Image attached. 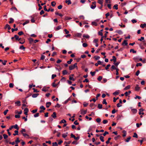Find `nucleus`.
I'll list each match as a JSON object with an SVG mask.
<instances>
[{
  "mask_svg": "<svg viewBox=\"0 0 146 146\" xmlns=\"http://www.w3.org/2000/svg\"><path fill=\"white\" fill-rule=\"evenodd\" d=\"M46 5H44V10L45 11L49 12L50 11V8L48 10H47L46 8Z\"/></svg>",
  "mask_w": 146,
  "mask_h": 146,
  "instance_id": "6ab92c4d",
  "label": "nucleus"
},
{
  "mask_svg": "<svg viewBox=\"0 0 146 146\" xmlns=\"http://www.w3.org/2000/svg\"><path fill=\"white\" fill-rule=\"evenodd\" d=\"M72 19V18L66 16L65 18V20H71Z\"/></svg>",
  "mask_w": 146,
  "mask_h": 146,
  "instance_id": "bb28decb",
  "label": "nucleus"
},
{
  "mask_svg": "<svg viewBox=\"0 0 146 146\" xmlns=\"http://www.w3.org/2000/svg\"><path fill=\"white\" fill-rule=\"evenodd\" d=\"M133 137H135L136 138H137L138 137L137 135L135 133H134V135H133Z\"/></svg>",
  "mask_w": 146,
  "mask_h": 146,
  "instance_id": "e433bc0d",
  "label": "nucleus"
},
{
  "mask_svg": "<svg viewBox=\"0 0 146 146\" xmlns=\"http://www.w3.org/2000/svg\"><path fill=\"white\" fill-rule=\"evenodd\" d=\"M82 34L80 33H77L76 34V35L78 37H80L81 36Z\"/></svg>",
  "mask_w": 146,
  "mask_h": 146,
  "instance_id": "a878e982",
  "label": "nucleus"
},
{
  "mask_svg": "<svg viewBox=\"0 0 146 146\" xmlns=\"http://www.w3.org/2000/svg\"><path fill=\"white\" fill-rule=\"evenodd\" d=\"M90 73L92 76H94L95 75V74L96 73V72L95 71L93 72H90Z\"/></svg>",
  "mask_w": 146,
  "mask_h": 146,
  "instance_id": "864d4df0",
  "label": "nucleus"
},
{
  "mask_svg": "<svg viewBox=\"0 0 146 146\" xmlns=\"http://www.w3.org/2000/svg\"><path fill=\"white\" fill-rule=\"evenodd\" d=\"M52 146H58V144L56 142H55L52 143Z\"/></svg>",
  "mask_w": 146,
  "mask_h": 146,
  "instance_id": "a18cd8bd",
  "label": "nucleus"
},
{
  "mask_svg": "<svg viewBox=\"0 0 146 146\" xmlns=\"http://www.w3.org/2000/svg\"><path fill=\"white\" fill-rule=\"evenodd\" d=\"M65 3H67L68 5H69L71 4L72 3L70 0H66L65 1Z\"/></svg>",
  "mask_w": 146,
  "mask_h": 146,
  "instance_id": "aec40b11",
  "label": "nucleus"
},
{
  "mask_svg": "<svg viewBox=\"0 0 146 146\" xmlns=\"http://www.w3.org/2000/svg\"><path fill=\"white\" fill-rule=\"evenodd\" d=\"M131 137L130 136L128 137H127V139L125 140V141L126 142H128L130 140V139H131Z\"/></svg>",
  "mask_w": 146,
  "mask_h": 146,
  "instance_id": "cd10ccee",
  "label": "nucleus"
},
{
  "mask_svg": "<svg viewBox=\"0 0 146 146\" xmlns=\"http://www.w3.org/2000/svg\"><path fill=\"white\" fill-rule=\"evenodd\" d=\"M92 25H94L95 26L97 25V24L95 22H93L92 23Z\"/></svg>",
  "mask_w": 146,
  "mask_h": 146,
  "instance_id": "13d9d810",
  "label": "nucleus"
},
{
  "mask_svg": "<svg viewBox=\"0 0 146 146\" xmlns=\"http://www.w3.org/2000/svg\"><path fill=\"white\" fill-rule=\"evenodd\" d=\"M69 79L70 80H72L73 81L75 80V79L73 77H71V76H70Z\"/></svg>",
  "mask_w": 146,
  "mask_h": 146,
  "instance_id": "bf43d9fd",
  "label": "nucleus"
},
{
  "mask_svg": "<svg viewBox=\"0 0 146 146\" xmlns=\"http://www.w3.org/2000/svg\"><path fill=\"white\" fill-rule=\"evenodd\" d=\"M60 105L58 103H57L56 105L55 106V107H58V108H59L60 107Z\"/></svg>",
  "mask_w": 146,
  "mask_h": 146,
  "instance_id": "338daca9",
  "label": "nucleus"
},
{
  "mask_svg": "<svg viewBox=\"0 0 146 146\" xmlns=\"http://www.w3.org/2000/svg\"><path fill=\"white\" fill-rule=\"evenodd\" d=\"M27 116L26 117H22V119H24L25 120V121H26L27 120Z\"/></svg>",
  "mask_w": 146,
  "mask_h": 146,
  "instance_id": "680f3d73",
  "label": "nucleus"
},
{
  "mask_svg": "<svg viewBox=\"0 0 146 146\" xmlns=\"http://www.w3.org/2000/svg\"><path fill=\"white\" fill-rule=\"evenodd\" d=\"M51 116L54 118H56V113L55 112H53V114L51 115Z\"/></svg>",
  "mask_w": 146,
  "mask_h": 146,
  "instance_id": "39448f33",
  "label": "nucleus"
},
{
  "mask_svg": "<svg viewBox=\"0 0 146 146\" xmlns=\"http://www.w3.org/2000/svg\"><path fill=\"white\" fill-rule=\"evenodd\" d=\"M102 103L103 104H105V105H107V103L106 102V100L105 99H104L103 100V101L102 102Z\"/></svg>",
  "mask_w": 146,
  "mask_h": 146,
  "instance_id": "09e8293b",
  "label": "nucleus"
},
{
  "mask_svg": "<svg viewBox=\"0 0 146 146\" xmlns=\"http://www.w3.org/2000/svg\"><path fill=\"white\" fill-rule=\"evenodd\" d=\"M96 121L98 123H100L101 121V119L100 118H98L96 120Z\"/></svg>",
  "mask_w": 146,
  "mask_h": 146,
  "instance_id": "4c0bfd02",
  "label": "nucleus"
},
{
  "mask_svg": "<svg viewBox=\"0 0 146 146\" xmlns=\"http://www.w3.org/2000/svg\"><path fill=\"white\" fill-rule=\"evenodd\" d=\"M16 113H17L19 115L21 114L22 113V111H21L19 112H18L17 110H16L15 111Z\"/></svg>",
  "mask_w": 146,
  "mask_h": 146,
  "instance_id": "8fccbe9b",
  "label": "nucleus"
},
{
  "mask_svg": "<svg viewBox=\"0 0 146 146\" xmlns=\"http://www.w3.org/2000/svg\"><path fill=\"white\" fill-rule=\"evenodd\" d=\"M19 48L22 50H24L25 49V47L23 45H22Z\"/></svg>",
  "mask_w": 146,
  "mask_h": 146,
  "instance_id": "0e129e2a",
  "label": "nucleus"
},
{
  "mask_svg": "<svg viewBox=\"0 0 146 146\" xmlns=\"http://www.w3.org/2000/svg\"><path fill=\"white\" fill-rule=\"evenodd\" d=\"M18 34L19 35H21L23 34V32L21 31H20V32H19Z\"/></svg>",
  "mask_w": 146,
  "mask_h": 146,
  "instance_id": "052dcab7",
  "label": "nucleus"
},
{
  "mask_svg": "<svg viewBox=\"0 0 146 146\" xmlns=\"http://www.w3.org/2000/svg\"><path fill=\"white\" fill-rule=\"evenodd\" d=\"M96 7V5H92L91 6V8L92 9H94Z\"/></svg>",
  "mask_w": 146,
  "mask_h": 146,
  "instance_id": "a19ab883",
  "label": "nucleus"
},
{
  "mask_svg": "<svg viewBox=\"0 0 146 146\" xmlns=\"http://www.w3.org/2000/svg\"><path fill=\"white\" fill-rule=\"evenodd\" d=\"M94 58H95V60H99L100 57L98 56H94Z\"/></svg>",
  "mask_w": 146,
  "mask_h": 146,
  "instance_id": "c756f323",
  "label": "nucleus"
},
{
  "mask_svg": "<svg viewBox=\"0 0 146 146\" xmlns=\"http://www.w3.org/2000/svg\"><path fill=\"white\" fill-rule=\"evenodd\" d=\"M13 126L15 129H17V130H19V127L17 124H15V125H13Z\"/></svg>",
  "mask_w": 146,
  "mask_h": 146,
  "instance_id": "dca6fc26",
  "label": "nucleus"
},
{
  "mask_svg": "<svg viewBox=\"0 0 146 146\" xmlns=\"http://www.w3.org/2000/svg\"><path fill=\"white\" fill-rule=\"evenodd\" d=\"M113 59L110 60V61H113V62L115 63L116 61V59L115 56H113Z\"/></svg>",
  "mask_w": 146,
  "mask_h": 146,
  "instance_id": "9b49d317",
  "label": "nucleus"
},
{
  "mask_svg": "<svg viewBox=\"0 0 146 146\" xmlns=\"http://www.w3.org/2000/svg\"><path fill=\"white\" fill-rule=\"evenodd\" d=\"M104 137L102 136H100V139L101 140V141H102L103 142H104Z\"/></svg>",
  "mask_w": 146,
  "mask_h": 146,
  "instance_id": "2f4dec72",
  "label": "nucleus"
},
{
  "mask_svg": "<svg viewBox=\"0 0 146 146\" xmlns=\"http://www.w3.org/2000/svg\"><path fill=\"white\" fill-rule=\"evenodd\" d=\"M83 37L87 39H88L90 38V36L88 35L84 34L83 35Z\"/></svg>",
  "mask_w": 146,
  "mask_h": 146,
  "instance_id": "9d476101",
  "label": "nucleus"
},
{
  "mask_svg": "<svg viewBox=\"0 0 146 146\" xmlns=\"http://www.w3.org/2000/svg\"><path fill=\"white\" fill-rule=\"evenodd\" d=\"M21 133H22V134H23V133H23V132H26V130L24 129H22V130L21 131Z\"/></svg>",
  "mask_w": 146,
  "mask_h": 146,
  "instance_id": "e2e57ef3",
  "label": "nucleus"
},
{
  "mask_svg": "<svg viewBox=\"0 0 146 146\" xmlns=\"http://www.w3.org/2000/svg\"><path fill=\"white\" fill-rule=\"evenodd\" d=\"M67 133H66V134L64 133V134H62V137H63L64 138H66L67 136Z\"/></svg>",
  "mask_w": 146,
  "mask_h": 146,
  "instance_id": "37998d69",
  "label": "nucleus"
},
{
  "mask_svg": "<svg viewBox=\"0 0 146 146\" xmlns=\"http://www.w3.org/2000/svg\"><path fill=\"white\" fill-rule=\"evenodd\" d=\"M51 103L50 102H48L46 103V107L48 108L51 105Z\"/></svg>",
  "mask_w": 146,
  "mask_h": 146,
  "instance_id": "423d86ee",
  "label": "nucleus"
},
{
  "mask_svg": "<svg viewBox=\"0 0 146 146\" xmlns=\"http://www.w3.org/2000/svg\"><path fill=\"white\" fill-rule=\"evenodd\" d=\"M98 108L99 109H101L102 108V105L101 104H98Z\"/></svg>",
  "mask_w": 146,
  "mask_h": 146,
  "instance_id": "ea45409f",
  "label": "nucleus"
},
{
  "mask_svg": "<svg viewBox=\"0 0 146 146\" xmlns=\"http://www.w3.org/2000/svg\"><path fill=\"white\" fill-rule=\"evenodd\" d=\"M66 121L64 119L62 120L60 122V123H66Z\"/></svg>",
  "mask_w": 146,
  "mask_h": 146,
  "instance_id": "6e6d98bb",
  "label": "nucleus"
},
{
  "mask_svg": "<svg viewBox=\"0 0 146 146\" xmlns=\"http://www.w3.org/2000/svg\"><path fill=\"white\" fill-rule=\"evenodd\" d=\"M102 78V77L101 76H99L98 78V81H100Z\"/></svg>",
  "mask_w": 146,
  "mask_h": 146,
  "instance_id": "5fc2aeb1",
  "label": "nucleus"
},
{
  "mask_svg": "<svg viewBox=\"0 0 146 146\" xmlns=\"http://www.w3.org/2000/svg\"><path fill=\"white\" fill-rule=\"evenodd\" d=\"M103 0H98V3L101 5H102V7H103Z\"/></svg>",
  "mask_w": 146,
  "mask_h": 146,
  "instance_id": "6e6552de",
  "label": "nucleus"
},
{
  "mask_svg": "<svg viewBox=\"0 0 146 146\" xmlns=\"http://www.w3.org/2000/svg\"><path fill=\"white\" fill-rule=\"evenodd\" d=\"M16 40H18L19 41L21 40V38H19V36L17 35H15L14 36Z\"/></svg>",
  "mask_w": 146,
  "mask_h": 146,
  "instance_id": "1a4fd4ad",
  "label": "nucleus"
},
{
  "mask_svg": "<svg viewBox=\"0 0 146 146\" xmlns=\"http://www.w3.org/2000/svg\"><path fill=\"white\" fill-rule=\"evenodd\" d=\"M130 85H128L126 86L125 88H124V90H126L129 89L130 88Z\"/></svg>",
  "mask_w": 146,
  "mask_h": 146,
  "instance_id": "c85d7f7f",
  "label": "nucleus"
},
{
  "mask_svg": "<svg viewBox=\"0 0 146 146\" xmlns=\"http://www.w3.org/2000/svg\"><path fill=\"white\" fill-rule=\"evenodd\" d=\"M15 104H17V106H21V102L19 101H18L17 102H15Z\"/></svg>",
  "mask_w": 146,
  "mask_h": 146,
  "instance_id": "f8f14e48",
  "label": "nucleus"
},
{
  "mask_svg": "<svg viewBox=\"0 0 146 146\" xmlns=\"http://www.w3.org/2000/svg\"><path fill=\"white\" fill-rule=\"evenodd\" d=\"M56 3L54 1H52L51 3V4L52 6L53 7H54L55 5H56Z\"/></svg>",
  "mask_w": 146,
  "mask_h": 146,
  "instance_id": "79ce46f5",
  "label": "nucleus"
},
{
  "mask_svg": "<svg viewBox=\"0 0 146 146\" xmlns=\"http://www.w3.org/2000/svg\"><path fill=\"white\" fill-rule=\"evenodd\" d=\"M82 46L84 47H86L87 46L88 44L86 43H84L82 44Z\"/></svg>",
  "mask_w": 146,
  "mask_h": 146,
  "instance_id": "3c124183",
  "label": "nucleus"
},
{
  "mask_svg": "<svg viewBox=\"0 0 146 146\" xmlns=\"http://www.w3.org/2000/svg\"><path fill=\"white\" fill-rule=\"evenodd\" d=\"M31 18H32L31 20V22L32 23H35V20H34V18L32 16L31 17Z\"/></svg>",
  "mask_w": 146,
  "mask_h": 146,
  "instance_id": "c9c22d12",
  "label": "nucleus"
},
{
  "mask_svg": "<svg viewBox=\"0 0 146 146\" xmlns=\"http://www.w3.org/2000/svg\"><path fill=\"white\" fill-rule=\"evenodd\" d=\"M7 28L9 30L11 29L10 26L8 24H6L5 27V29H6Z\"/></svg>",
  "mask_w": 146,
  "mask_h": 146,
  "instance_id": "0eeeda50",
  "label": "nucleus"
},
{
  "mask_svg": "<svg viewBox=\"0 0 146 146\" xmlns=\"http://www.w3.org/2000/svg\"><path fill=\"white\" fill-rule=\"evenodd\" d=\"M68 72L66 70H64L62 71V74L64 75H66L67 74Z\"/></svg>",
  "mask_w": 146,
  "mask_h": 146,
  "instance_id": "393cba45",
  "label": "nucleus"
},
{
  "mask_svg": "<svg viewBox=\"0 0 146 146\" xmlns=\"http://www.w3.org/2000/svg\"><path fill=\"white\" fill-rule=\"evenodd\" d=\"M61 28V26L60 25L58 26L55 28V30L56 31H58Z\"/></svg>",
  "mask_w": 146,
  "mask_h": 146,
  "instance_id": "2eb2a0df",
  "label": "nucleus"
},
{
  "mask_svg": "<svg viewBox=\"0 0 146 146\" xmlns=\"http://www.w3.org/2000/svg\"><path fill=\"white\" fill-rule=\"evenodd\" d=\"M119 94V92L118 91H116L113 93V94L114 95H117Z\"/></svg>",
  "mask_w": 146,
  "mask_h": 146,
  "instance_id": "f704fd0d",
  "label": "nucleus"
},
{
  "mask_svg": "<svg viewBox=\"0 0 146 146\" xmlns=\"http://www.w3.org/2000/svg\"><path fill=\"white\" fill-rule=\"evenodd\" d=\"M23 135L25 137H29V135L27 134L24 133H23Z\"/></svg>",
  "mask_w": 146,
  "mask_h": 146,
  "instance_id": "603ef678",
  "label": "nucleus"
},
{
  "mask_svg": "<svg viewBox=\"0 0 146 146\" xmlns=\"http://www.w3.org/2000/svg\"><path fill=\"white\" fill-rule=\"evenodd\" d=\"M117 32L119 34H123L122 31L121 30H118L117 31Z\"/></svg>",
  "mask_w": 146,
  "mask_h": 146,
  "instance_id": "72a5a7b5",
  "label": "nucleus"
},
{
  "mask_svg": "<svg viewBox=\"0 0 146 146\" xmlns=\"http://www.w3.org/2000/svg\"><path fill=\"white\" fill-rule=\"evenodd\" d=\"M29 20H27L24 23H23V25L24 26L26 24L29 23Z\"/></svg>",
  "mask_w": 146,
  "mask_h": 146,
  "instance_id": "58836bf2",
  "label": "nucleus"
},
{
  "mask_svg": "<svg viewBox=\"0 0 146 146\" xmlns=\"http://www.w3.org/2000/svg\"><path fill=\"white\" fill-rule=\"evenodd\" d=\"M113 8L116 10H117L118 9V5L117 4H115L113 7Z\"/></svg>",
  "mask_w": 146,
  "mask_h": 146,
  "instance_id": "7c9ffc66",
  "label": "nucleus"
},
{
  "mask_svg": "<svg viewBox=\"0 0 146 146\" xmlns=\"http://www.w3.org/2000/svg\"><path fill=\"white\" fill-rule=\"evenodd\" d=\"M131 111L134 114H135L137 113V110L136 109H133L131 110Z\"/></svg>",
  "mask_w": 146,
  "mask_h": 146,
  "instance_id": "4468645a",
  "label": "nucleus"
},
{
  "mask_svg": "<svg viewBox=\"0 0 146 146\" xmlns=\"http://www.w3.org/2000/svg\"><path fill=\"white\" fill-rule=\"evenodd\" d=\"M3 138L4 139H7L8 137V135H6V134H4L3 135Z\"/></svg>",
  "mask_w": 146,
  "mask_h": 146,
  "instance_id": "de8ad7c7",
  "label": "nucleus"
},
{
  "mask_svg": "<svg viewBox=\"0 0 146 146\" xmlns=\"http://www.w3.org/2000/svg\"><path fill=\"white\" fill-rule=\"evenodd\" d=\"M10 21L9 22V23H11L14 22V20L12 18H10Z\"/></svg>",
  "mask_w": 146,
  "mask_h": 146,
  "instance_id": "b1692460",
  "label": "nucleus"
},
{
  "mask_svg": "<svg viewBox=\"0 0 146 146\" xmlns=\"http://www.w3.org/2000/svg\"><path fill=\"white\" fill-rule=\"evenodd\" d=\"M38 94H34L32 95V97L33 98L36 97L38 96L39 95Z\"/></svg>",
  "mask_w": 146,
  "mask_h": 146,
  "instance_id": "a211bd4d",
  "label": "nucleus"
},
{
  "mask_svg": "<svg viewBox=\"0 0 146 146\" xmlns=\"http://www.w3.org/2000/svg\"><path fill=\"white\" fill-rule=\"evenodd\" d=\"M146 27V24L144 23L143 24H141L140 25V27L142 28H144L145 27Z\"/></svg>",
  "mask_w": 146,
  "mask_h": 146,
  "instance_id": "412c9836",
  "label": "nucleus"
},
{
  "mask_svg": "<svg viewBox=\"0 0 146 146\" xmlns=\"http://www.w3.org/2000/svg\"><path fill=\"white\" fill-rule=\"evenodd\" d=\"M42 91L44 92H46L48 91V89L46 88V87H44L42 89Z\"/></svg>",
  "mask_w": 146,
  "mask_h": 146,
  "instance_id": "4be33fe9",
  "label": "nucleus"
},
{
  "mask_svg": "<svg viewBox=\"0 0 146 146\" xmlns=\"http://www.w3.org/2000/svg\"><path fill=\"white\" fill-rule=\"evenodd\" d=\"M11 10H15L17 11H18V10L17 9V8L15 7H11Z\"/></svg>",
  "mask_w": 146,
  "mask_h": 146,
  "instance_id": "5701e85b",
  "label": "nucleus"
},
{
  "mask_svg": "<svg viewBox=\"0 0 146 146\" xmlns=\"http://www.w3.org/2000/svg\"><path fill=\"white\" fill-rule=\"evenodd\" d=\"M142 65V64L141 63H137L136 65V66L137 67L139 66H141Z\"/></svg>",
  "mask_w": 146,
  "mask_h": 146,
  "instance_id": "774afa93",
  "label": "nucleus"
},
{
  "mask_svg": "<svg viewBox=\"0 0 146 146\" xmlns=\"http://www.w3.org/2000/svg\"><path fill=\"white\" fill-rule=\"evenodd\" d=\"M29 111L28 109L27 108H25L24 110V113L26 115H28V112Z\"/></svg>",
  "mask_w": 146,
  "mask_h": 146,
  "instance_id": "20e7f679",
  "label": "nucleus"
},
{
  "mask_svg": "<svg viewBox=\"0 0 146 146\" xmlns=\"http://www.w3.org/2000/svg\"><path fill=\"white\" fill-rule=\"evenodd\" d=\"M20 142V141L18 137L17 138V139L15 141V142L16 144H18V143Z\"/></svg>",
  "mask_w": 146,
  "mask_h": 146,
  "instance_id": "473e14b6",
  "label": "nucleus"
},
{
  "mask_svg": "<svg viewBox=\"0 0 146 146\" xmlns=\"http://www.w3.org/2000/svg\"><path fill=\"white\" fill-rule=\"evenodd\" d=\"M70 136H71V137L73 138L74 139H75L76 140H78L79 139V137H76V136L74 135H73L72 133H71V134Z\"/></svg>",
  "mask_w": 146,
  "mask_h": 146,
  "instance_id": "7ed1b4c3",
  "label": "nucleus"
},
{
  "mask_svg": "<svg viewBox=\"0 0 146 146\" xmlns=\"http://www.w3.org/2000/svg\"><path fill=\"white\" fill-rule=\"evenodd\" d=\"M144 110L143 109L141 108L139 109V114L140 115H141V112H142Z\"/></svg>",
  "mask_w": 146,
  "mask_h": 146,
  "instance_id": "c03bdc74",
  "label": "nucleus"
},
{
  "mask_svg": "<svg viewBox=\"0 0 146 146\" xmlns=\"http://www.w3.org/2000/svg\"><path fill=\"white\" fill-rule=\"evenodd\" d=\"M128 44V43L127 42V40H125L123 42H122V44L123 45H125V46H127Z\"/></svg>",
  "mask_w": 146,
  "mask_h": 146,
  "instance_id": "ddd939ff",
  "label": "nucleus"
},
{
  "mask_svg": "<svg viewBox=\"0 0 146 146\" xmlns=\"http://www.w3.org/2000/svg\"><path fill=\"white\" fill-rule=\"evenodd\" d=\"M75 68H77V63H75L73 65L69 66V69L70 70H71Z\"/></svg>",
  "mask_w": 146,
  "mask_h": 146,
  "instance_id": "f257e3e1",
  "label": "nucleus"
},
{
  "mask_svg": "<svg viewBox=\"0 0 146 146\" xmlns=\"http://www.w3.org/2000/svg\"><path fill=\"white\" fill-rule=\"evenodd\" d=\"M14 84H13L10 83L9 84V87L10 88H13V87Z\"/></svg>",
  "mask_w": 146,
  "mask_h": 146,
  "instance_id": "49530a36",
  "label": "nucleus"
},
{
  "mask_svg": "<svg viewBox=\"0 0 146 146\" xmlns=\"http://www.w3.org/2000/svg\"><path fill=\"white\" fill-rule=\"evenodd\" d=\"M140 89V88L139 87L138 85H137L135 87V90L136 91H139Z\"/></svg>",
  "mask_w": 146,
  "mask_h": 146,
  "instance_id": "f3484780",
  "label": "nucleus"
},
{
  "mask_svg": "<svg viewBox=\"0 0 146 146\" xmlns=\"http://www.w3.org/2000/svg\"><path fill=\"white\" fill-rule=\"evenodd\" d=\"M87 112V110H84L83 109H81L80 110V114L82 115L86 114Z\"/></svg>",
  "mask_w": 146,
  "mask_h": 146,
  "instance_id": "f03ea898",
  "label": "nucleus"
},
{
  "mask_svg": "<svg viewBox=\"0 0 146 146\" xmlns=\"http://www.w3.org/2000/svg\"><path fill=\"white\" fill-rule=\"evenodd\" d=\"M123 137H125L126 136V131H125L124 130V131H123Z\"/></svg>",
  "mask_w": 146,
  "mask_h": 146,
  "instance_id": "4d7b16f0",
  "label": "nucleus"
},
{
  "mask_svg": "<svg viewBox=\"0 0 146 146\" xmlns=\"http://www.w3.org/2000/svg\"><path fill=\"white\" fill-rule=\"evenodd\" d=\"M57 85V84H55L54 82L52 84V86L54 87H56Z\"/></svg>",
  "mask_w": 146,
  "mask_h": 146,
  "instance_id": "69168bd1",
  "label": "nucleus"
}]
</instances>
